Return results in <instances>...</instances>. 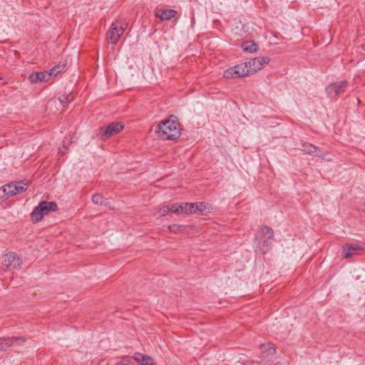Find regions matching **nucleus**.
<instances>
[{"instance_id": "f257e3e1", "label": "nucleus", "mask_w": 365, "mask_h": 365, "mask_svg": "<svg viewBox=\"0 0 365 365\" xmlns=\"http://www.w3.org/2000/svg\"><path fill=\"white\" fill-rule=\"evenodd\" d=\"M158 135L163 140H176L181 135V127L178 118L170 115L165 120H162L156 129Z\"/></svg>"}, {"instance_id": "f03ea898", "label": "nucleus", "mask_w": 365, "mask_h": 365, "mask_svg": "<svg viewBox=\"0 0 365 365\" xmlns=\"http://www.w3.org/2000/svg\"><path fill=\"white\" fill-rule=\"evenodd\" d=\"M273 237L274 231L270 227L267 225L260 227L255 237L259 253L264 255L272 249Z\"/></svg>"}, {"instance_id": "7ed1b4c3", "label": "nucleus", "mask_w": 365, "mask_h": 365, "mask_svg": "<svg viewBox=\"0 0 365 365\" xmlns=\"http://www.w3.org/2000/svg\"><path fill=\"white\" fill-rule=\"evenodd\" d=\"M58 205L56 202L41 201L31 212L30 217L31 221L39 222L43 216L47 215L51 211H56Z\"/></svg>"}, {"instance_id": "20e7f679", "label": "nucleus", "mask_w": 365, "mask_h": 365, "mask_svg": "<svg viewBox=\"0 0 365 365\" xmlns=\"http://www.w3.org/2000/svg\"><path fill=\"white\" fill-rule=\"evenodd\" d=\"M124 128V124L122 122L114 121L106 126L100 127L96 135L101 140H106L112 136L117 135Z\"/></svg>"}, {"instance_id": "39448f33", "label": "nucleus", "mask_w": 365, "mask_h": 365, "mask_svg": "<svg viewBox=\"0 0 365 365\" xmlns=\"http://www.w3.org/2000/svg\"><path fill=\"white\" fill-rule=\"evenodd\" d=\"M247 62L237 64L235 66L227 68L223 76L225 78H243L252 75L250 73V67Z\"/></svg>"}, {"instance_id": "423d86ee", "label": "nucleus", "mask_w": 365, "mask_h": 365, "mask_svg": "<svg viewBox=\"0 0 365 365\" xmlns=\"http://www.w3.org/2000/svg\"><path fill=\"white\" fill-rule=\"evenodd\" d=\"M125 29L123 26L116 21L113 22L111 25L110 29L107 33V39L110 43H115L120 37L123 35Z\"/></svg>"}, {"instance_id": "0eeeda50", "label": "nucleus", "mask_w": 365, "mask_h": 365, "mask_svg": "<svg viewBox=\"0 0 365 365\" xmlns=\"http://www.w3.org/2000/svg\"><path fill=\"white\" fill-rule=\"evenodd\" d=\"M3 264L9 269H16L21 267V260L16 252H9L4 255Z\"/></svg>"}, {"instance_id": "6e6552de", "label": "nucleus", "mask_w": 365, "mask_h": 365, "mask_svg": "<svg viewBox=\"0 0 365 365\" xmlns=\"http://www.w3.org/2000/svg\"><path fill=\"white\" fill-rule=\"evenodd\" d=\"M29 181L11 182L6 185L9 195L14 196L16 194L25 192L28 189Z\"/></svg>"}, {"instance_id": "1a4fd4ad", "label": "nucleus", "mask_w": 365, "mask_h": 365, "mask_svg": "<svg viewBox=\"0 0 365 365\" xmlns=\"http://www.w3.org/2000/svg\"><path fill=\"white\" fill-rule=\"evenodd\" d=\"M260 359L262 361H269L276 354L274 345L272 343L262 344L259 346Z\"/></svg>"}, {"instance_id": "9d476101", "label": "nucleus", "mask_w": 365, "mask_h": 365, "mask_svg": "<svg viewBox=\"0 0 365 365\" xmlns=\"http://www.w3.org/2000/svg\"><path fill=\"white\" fill-rule=\"evenodd\" d=\"M270 61L269 57L262 56L252 58L251 61H247V64L250 66V73L252 74L255 73L257 71L262 69L264 65L268 64Z\"/></svg>"}, {"instance_id": "9b49d317", "label": "nucleus", "mask_w": 365, "mask_h": 365, "mask_svg": "<svg viewBox=\"0 0 365 365\" xmlns=\"http://www.w3.org/2000/svg\"><path fill=\"white\" fill-rule=\"evenodd\" d=\"M364 247L358 244L346 243L342 247V255L348 259L364 250Z\"/></svg>"}, {"instance_id": "f8f14e48", "label": "nucleus", "mask_w": 365, "mask_h": 365, "mask_svg": "<svg viewBox=\"0 0 365 365\" xmlns=\"http://www.w3.org/2000/svg\"><path fill=\"white\" fill-rule=\"evenodd\" d=\"M51 79L48 71L33 72L29 76V81L31 83L48 81Z\"/></svg>"}, {"instance_id": "ddd939ff", "label": "nucleus", "mask_w": 365, "mask_h": 365, "mask_svg": "<svg viewBox=\"0 0 365 365\" xmlns=\"http://www.w3.org/2000/svg\"><path fill=\"white\" fill-rule=\"evenodd\" d=\"M177 11L174 9H158L155 12V16L161 21H168L175 18Z\"/></svg>"}, {"instance_id": "4468645a", "label": "nucleus", "mask_w": 365, "mask_h": 365, "mask_svg": "<svg viewBox=\"0 0 365 365\" xmlns=\"http://www.w3.org/2000/svg\"><path fill=\"white\" fill-rule=\"evenodd\" d=\"M133 359L138 364V365H153V359L150 356L143 354L140 352L134 354Z\"/></svg>"}, {"instance_id": "2eb2a0df", "label": "nucleus", "mask_w": 365, "mask_h": 365, "mask_svg": "<svg viewBox=\"0 0 365 365\" xmlns=\"http://www.w3.org/2000/svg\"><path fill=\"white\" fill-rule=\"evenodd\" d=\"M301 150L307 154L314 156H321L322 154V151L318 147L309 143H303Z\"/></svg>"}, {"instance_id": "dca6fc26", "label": "nucleus", "mask_w": 365, "mask_h": 365, "mask_svg": "<svg viewBox=\"0 0 365 365\" xmlns=\"http://www.w3.org/2000/svg\"><path fill=\"white\" fill-rule=\"evenodd\" d=\"M242 49L249 53H255L258 50V45L254 41H245L242 43Z\"/></svg>"}, {"instance_id": "f3484780", "label": "nucleus", "mask_w": 365, "mask_h": 365, "mask_svg": "<svg viewBox=\"0 0 365 365\" xmlns=\"http://www.w3.org/2000/svg\"><path fill=\"white\" fill-rule=\"evenodd\" d=\"M182 205V210L181 213L185 214H195L196 213L195 211V203H189V202H184L181 203Z\"/></svg>"}, {"instance_id": "a211bd4d", "label": "nucleus", "mask_w": 365, "mask_h": 365, "mask_svg": "<svg viewBox=\"0 0 365 365\" xmlns=\"http://www.w3.org/2000/svg\"><path fill=\"white\" fill-rule=\"evenodd\" d=\"M195 207L196 213L198 212L200 214L205 215L206 213L210 212V206L208 203H205V202H197Z\"/></svg>"}, {"instance_id": "6ab92c4d", "label": "nucleus", "mask_w": 365, "mask_h": 365, "mask_svg": "<svg viewBox=\"0 0 365 365\" xmlns=\"http://www.w3.org/2000/svg\"><path fill=\"white\" fill-rule=\"evenodd\" d=\"M335 89H336V93L338 96L339 94L344 93L346 88L348 86V81H341L334 83Z\"/></svg>"}, {"instance_id": "aec40b11", "label": "nucleus", "mask_w": 365, "mask_h": 365, "mask_svg": "<svg viewBox=\"0 0 365 365\" xmlns=\"http://www.w3.org/2000/svg\"><path fill=\"white\" fill-rule=\"evenodd\" d=\"M13 346V339L11 337L0 338V350L6 351Z\"/></svg>"}, {"instance_id": "412c9836", "label": "nucleus", "mask_w": 365, "mask_h": 365, "mask_svg": "<svg viewBox=\"0 0 365 365\" xmlns=\"http://www.w3.org/2000/svg\"><path fill=\"white\" fill-rule=\"evenodd\" d=\"M92 202L95 204V205H104V206H107L108 204V202L107 200V199H105L101 194H99V193H96L95 195H93L92 196Z\"/></svg>"}, {"instance_id": "4be33fe9", "label": "nucleus", "mask_w": 365, "mask_h": 365, "mask_svg": "<svg viewBox=\"0 0 365 365\" xmlns=\"http://www.w3.org/2000/svg\"><path fill=\"white\" fill-rule=\"evenodd\" d=\"M66 66V64H58L53 66L50 71H48L50 78H51L53 76H56L58 73H61L64 70Z\"/></svg>"}, {"instance_id": "5701e85b", "label": "nucleus", "mask_w": 365, "mask_h": 365, "mask_svg": "<svg viewBox=\"0 0 365 365\" xmlns=\"http://www.w3.org/2000/svg\"><path fill=\"white\" fill-rule=\"evenodd\" d=\"M73 99V97L71 93L63 95L58 98V100L63 106H66L69 102L72 101Z\"/></svg>"}, {"instance_id": "b1692460", "label": "nucleus", "mask_w": 365, "mask_h": 365, "mask_svg": "<svg viewBox=\"0 0 365 365\" xmlns=\"http://www.w3.org/2000/svg\"><path fill=\"white\" fill-rule=\"evenodd\" d=\"M326 92H327L328 96L330 98H337V96H336V89H335V86H334V83L330 84V85H329L327 87Z\"/></svg>"}, {"instance_id": "393cba45", "label": "nucleus", "mask_w": 365, "mask_h": 365, "mask_svg": "<svg viewBox=\"0 0 365 365\" xmlns=\"http://www.w3.org/2000/svg\"><path fill=\"white\" fill-rule=\"evenodd\" d=\"M168 206L169 208V212H173V213H177V214L181 213V210H182L181 203L180 204L174 203V204H172V205H170Z\"/></svg>"}, {"instance_id": "a878e982", "label": "nucleus", "mask_w": 365, "mask_h": 365, "mask_svg": "<svg viewBox=\"0 0 365 365\" xmlns=\"http://www.w3.org/2000/svg\"><path fill=\"white\" fill-rule=\"evenodd\" d=\"M168 228L170 232L177 233L182 232V230L185 228V226L182 225L173 224L169 225Z\"/></svg>"}, {"instance_id": "bb28decb", "label": "nucleus", "mask_w": 365, "mask_h": 365, "mask_svg": "<svg viewBox=\"0 0 365 365\" xmlns=\"http://www.w3.org/2000/svg\"><path fill=\"white\" fill-rule=\"evenodd\" d=\"M10 195H9V192H7V188L6 185L0 187V199L2 200H7Z\"/></svg>"}, {"instance_id": "cd10ccee", "label": "nucleus", "mask_w": 365, "mask_h": 365, "mask_svg": "<svg viewBox=\"0 0 365 365\" xmlns=\"http://www.w3.org/2000/svg\"><path fill=\"white\" fill-rule=\"evenodd\" d=\"M11 339H13V346L14 345H21L23 344L24 343L26 342V339L24 336H20V337H11Z\"/></svg>"}, {"instance_id": "c85d7f7f", "label": "nucleus", "mask_w": 365, "mask_h": 365, "mask_svg": "<svg viewBox=\"0 0 365 365\" xmlns=\"http://www.w3.org/2000/svg\"><path fill=\"white\" fill-rule=\"evenodd\" d=\"M159 212L161 215V216L167 215L170 212L168 206L165 205V206H163L162 207H160L159 210Z\"/></svg>"}, {"instance_id": "c756f323", "label": "nucleus", "mask_w": 365, "mask_h": 365, "mask_svg": "<svg viewBox=\"0 0 365 365\" xmlns=\"http://www.w3.org/2000/svg\"><path fill=\"white\" fill-rule=\"evenodd\" d=\"M116 365H134V364L130 359H123L122 361L117 363Z\"/></svg>"}, {"instance_id": "7c9ffc66", "label": "nucleus", "mask_w": 365, "mask_h": 365, "mask_svg": "<svg viewBox=\"0 0 365 365\" xmlns=\"http://www.w3.org/2000/svg\"><path fill=\"white\" fill-rule=\"evenodd\" d=\"M63 148H64V150H60L59 152H58V153L61 154V155H65L66 151H67V148L63 146Z\"/></svg>"}, {"instance_id": "2f4dec72", "label": "nucleus", "mask_w": 365, "mask_h": 365, "mask_svg": "<svg viewBox=\"0 0 365 365\" xmlns=\"http://www.w3.org/2000/svg\"><path fill=\"white\" fill-rule=\"evenodd\" d=\"M361 48H362V50L365 51V43L361 44Z\"/></svg>"}]
</instances>
